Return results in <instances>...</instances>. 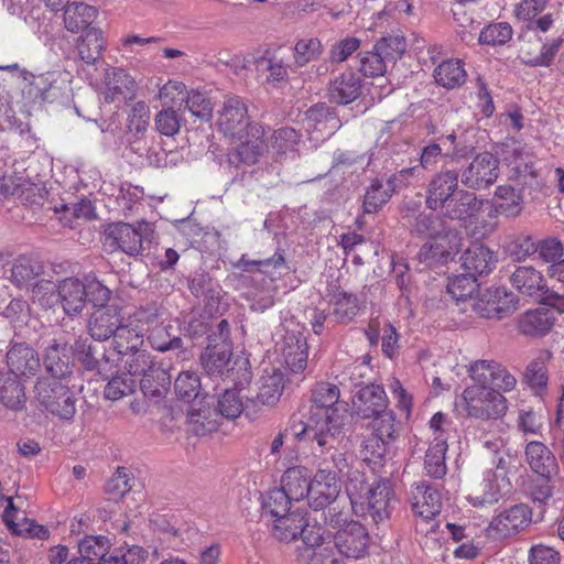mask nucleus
<instances>
[{"label":"nucleus","instance_id":"obj_1","mask_svg":"<svg viewBox=\"0 0 564 564\" xmlns=\"http://www.w3.org/2000/svg\"><path fill=\"white\" fill-rule=\"evenodd\" d=\"M339 389L329 382H319L312 391L311 405L305 425L296 436L306 434L316 441L314 452L328 453L339 447L345 437L346 406L339 403Z\"/></svg>","mask_w":564,"mask_h":564},{"label":"nucleus","instance_id":"obj_2","mask_svg":"<svg viewBox=\"0 0 564 564\" xmlns=\"http://www.w3.org/2000/svg\"><path fill=\"white\" fill-rule=\"evenodd\" d=\"M425 206L443 218L467 223L482 209L484 199L475 192L460 188L459 173L446 169L435 173L429 181Z\"/></svg>","mask_w":564,"mask_h":564},{"label":"nucleus","instance_id":"obj_3","mask_svg":"<svg viewBox=\"0 0 564 564\" xmlns=\"http://www.w3.org/2000/svg\"><path fill=\"white\" fill-rule=\"evenodd\" d=\"M314 455L321 457V462L317 473L312 478L310 505L318 510L330 505L338 497L340 492L339 475L348 467V463L339 447L332 448L324 454L317 451V453L314 452Z\"/></svg>","mask_w":564,"mask_h":564},{"label":"nucleus","instance_id":"obj_4","mask_svg":"<svg viewBox=\"0 0 564 564\" xmlns=\"http://www.w3.org/2000/svg\"><path fill=\"white\" fill-rule=\"evenodd\" d=\"M462 406L470 419L499 420L508 411V400L494 388L471 384L462 393Z\"/></svg>","mask_w":564,"mask_h":564},{"label":"nucleus","instance_id":"obj_5","mask_svg":"<svg viewBox=\"0 0 564 564\" xmlns=\"http://www.w3.org/2000/svg\"><path fill=\"white\" fill-rule=\"evenodd\" d=\"M37 406L52 415L70 421L76 413V398L62 380L40 378L34 387Z\"/></svg>","mask_w":564,"mask_h":564},{"label":"nucleus","instance_id":"obj_6","mask_svg":"<svg viewBox=\"0 0 564 564\" xmlns=\"http://www.w3.org/2000/svg\"><path fill=\"white\" fill-rule=\"evenodd\" d=\"M462 242V232L448 225L420 248L417 259L429 265L446 263L459 252Z\"/></svg>","mask_w":564,"mask_h":564},{"label":"nucleus","instance_id":"obj_7","mask_svg":"<svg viewBox=\"0 0 564 564\" xmlns=\"http://www.w3.org/2000/svg\"><path fill=\"white\" fill-rule=\"evenodd\" d=\"M531 522L532 509L525 503H517L500 510L494 516L487 532L492 539H507L524 531Z\"/></svg>","mask_w":564,"mask_h":564},{"label":"nucleus","instance_id":"obj_8","mask_svg":"<svg viewBox=\"0 0 564 564\" xmlns=\"http://www.w3.org/2000/svg\"><path fill=\"white\" fill-rule=\"evenodd\" d=\"M248 116V107L242 98L228 96L218 111L217 126L225 137L230 140H241L252 124Z\"/></svg>","mask_w":564,"mask_h":564},{"label":"nucleus","instance_id":"obj_9","mask_svg":"<svg viewBox=\"0 0 564 564\" xmlns=\"http://www.w3.org/2000/svg\"><path fill=\"white\" fill-rule=\"evenodd\" d=\"M149 229L145 221L133 227L127 223L110 224L105 231V246L111 251L120 250L128 256H139L143 250V235Z\"/></svg>","mask_w":564,"mask_h":564},{"label":"nucleus","instance_id":"obj_10","mask_svg":"<svg viewBox=\"0 0 564 564\" xmlns=\"http://www.w3.org/2000/svg\"><path fill=\"white\" fill-rule=\"evenodd\" d=\"M499 174V161L490 152L477 154L462 171L460 181L466 189L480 191L492 185Z\"/></svg>","mask_w":564,"mask_h":564},{"label":"nucleus","instance_id":"obj_11","mask_svg":"<svg viewBox=\"0 0 564 564\" xmlns=\"http://www.w3.org/2000/svg\"><path fill=\"white\" fill-rule=\"evenodd\" d=\"M264 134L263 126L254 123L245 138H241V140H231L232 143L237 142V145L228 152V163L235 167H239L241 164H256L267 148Z\"/></svg>","mask_w":564,"mask_h":564},{"label":"nucleus","instance_id":"obj_12","mask_svg":"<svg viewBox=\"0 0 564 564\" xmlns=\"http://www.w3.org/2000/svg\"><path fill=\"white\" fill-rule=\"evenodd\" d=\"M512 177L530 192H540L544 185L540 171L535 167L536 159L524 145L516 143L511 150Z\"/></svg>","mask_w":564,"mask_h":564},{"label":"nucleus","instance_id":"obj_13","mask_svg":"<svg viewBox=\"0 0 564 564\" xmlns=\"http://www.w3.org/2000/svg\"><path fill=\"white\" fill-rule=\"evenodd\" d=\"M334 544L338 554L360 558L367 553L369 534L367 529L358 521L345 522L334 535Z\"/></svg>","mask_w":564,"mask_h":564},{"label":"nucleus","instance_id":"obj_14","mask_svg":"<svg viewBox=\"0 0 564 564\" xmlns=\"http://www.w3.org/2000/svg\"><path fill=\"white\" fill-rule=\"evenodd\" d=\"M367 498L357 514L362 517L369 514L377 523L390 518L395 505V497L392 482L389 479L379 478Z\"/></svg>","mask_w":564,"mask_h":564},{"label":"nucleus","instance_id":"obj_15","mask_svg":"<svg viewBox=\"0 0 564 564\" xmlns=\"http://www.w3.org/2000/svg\"><path fill=\"white\" fill-rule=\"evenodd\" d=\"M276 350L282 362L294 373L303 372L307 366L306 337L297 328H286L281 341L276 344Z\"/></svg>","mask_w":564,"mask_h":564},{"label":"nucleus","instance_id":"obj_16","mask_svg":"<svg viewBox=\"0 0 564 564\" xmlns=\"http://www.w3.org/2000/svg\"><path fill=\"white\" fill-rule=\"evenodd\" d=\"M74 354L87 370H96L104 379L112 375L113 364L101 344H93L88 338L75 341Z\"/></svg>","mask_w":564,"mask_h":564},{"label":"nucleus","instance_id":"obj_17","mask_svg":"<svg viewBox=\"0 0 564 564\" xmlns=\"http://www.w3.org/2000/svg\"><path fill=\"white\" fill-rule=\"evenodd\" d=\"M524 460L531 471L542 479L551 480L558 473V463L554 453L540 441L527 443Z\"/></svg>","mask_w":564,"mask_h":564},{"label":"nucleus","instance_id":"obj_18","mask_svg":"<svg viewBox=\"0 0 564 564\" xmlns=\"http://www.w3.org/2000/svg\"><path fill=\"white\" fill-rule=\"evenodd\" d=\"M122 322L123 316L119 307H98L88 319V333L95 340L105 341L116 334Z\"/></svg>","mask_w":564,"mask_h":564},{"label":"nucleus","instance_id":"obj_19","mask_svg":"<svg viewBox=\"0 0 564 564\" xmlns=\"http://www.w3.org/2000/svg\"><path fill=\"white\" fill-rule=\"evenodd\" d=\"M411 505L413 512L424 519L431 520L441 512L442 496L437 488L421 481L411 490Z\"/></svg>","mask_w":564,"mask_h":564},{"label":"nucleus","instance_id":"obj_20","mask_svg":"<svg viewBox=\"0 0 564 564\" xmlns=\"http://www.w3.org/2000/svg\"><path fill=\"white\" fill-rule=\"evenodd\" d=\"M510 282L525 296L539 299L549 293L543 274L532 265L516 267L510 275Z\"/></svg>","mask_w":564,"mask_h":564},{"label":"nucleus","instance_id":"obj_21","mask_svg":"<svg viewBox=\"0 0 564 564\" xmlns=\"http://www.w3.org/2000/svg\"><path fill=\"white\" fill-rule=\"evenodd\" d=\"M464 271L475 278L488 274L497 263L496 254L481 243H471L460 257Z\"/></svg>","mask_w":564,"mask_h":564},{"label":"nucleus","instance_id":"obj_22","mask_svg":"<svg viewBox=\"0 0 564 564\" xmlns=\"http://www.w3.org/2000/svg\"><path fill=\"white\" fill-rule=\"evenodd\" d=\"M7 365L14 377L35 375L40 369L36 351L24 343L13 344L7 352Z\"/></svg>","mask_w":564,"mask_h":564},{"label":"nucleus","instance_id":"obj_23","mask_svg":"<svg viewBox=\"0 0 564 564\" xmlns=\"http://www.w3.org/2000/svg\"><path fill=\"white\" fill-rule=\"evenodd\" d=\"M68 316L82 313L87 301L86 284L76 278H67L57 286V302Z\"/></svg>","mask_w":564,"mask_h":564},{"label":"nucleus","instance_id":"obj_24","mask_svg":"<svg viewBox=\"0 0 564 564\" xmlns=\"http://www.w3.org/2000/svg\"><path fill=\"white\" fill-rule=\"evenodd\" d=\"M256 70L263 76V83L272 88H278L289 82V65L276 53L267 51L256 59Z\"/></svg>","mask_w":564,"mask_h":564},{"label":"nucleus","instance_id":"obj_25","mask_svg":"<svg viewBox=\"0 0 564 564\" xmlns=\"http://www.w3.org/2000/svg\"><path fill=\"white\" fill-rule=\"evenodd\" d=\"M188 430L197 436H204L219 426L216 409H212L205 398L195 401L187 410Z\"/></svg>","mask_w":564,"mask_h":564},{"label":"nucleus","instance_id":"obj_26","mask_svg":"<svg viewBox=\"0 0 564 564\" xmlns=\"http://www.w3.org/2000/svg\"><path fill=\"white\" fill-rule=\"evenodd\" d=\"M354 405L362 417H371L387 410L388 398L382 387L367 384L361 387L352 399Z\"/></svg>","mask_w":564,"mask_h":564},{"label":"nucleus","instance_id":"obj_27","mask_svg":"<svg viewBox=\"0 0 564 564\" xmlns=\"http://www.w3.org/2000/svg\"><path fill=\"white\" fill-rule=\"evenodd\" d=\"M305 512L296 509L272 520L271 534L280 542L296 540L306 528Z\"/></svg>","mask_w":564,"mask_h":564},{"label":"nucleus","instance_id":"obj_28","mask_svg":"<svg viewBox=\"0 0 564 564\" xmlns=\"http://www.w3.org/2000/svg\"><path fill=\"white\" fill-rule=\"evenodd\" d=\"M361 80L352 72L335 77L328 86V98L337 105H348L361 95Z\"/></svg>","mask_w":564,"mask_h":564},{"label":"nucleus","instance_id":"obj_29","mask_svg":"<svg viewBox=\"0 0 564 564\" xmlns=\"http://www.w3.org/2000/svg\"><path fill=\"white\" fill-rule=\"evenodd\" d=\"M311 486L312 474L311 470L304 466L288 468L281 479V488L295 502L305 498L310 499Z\"/></svg>","mask_w":564,"mask_h":564},{"label":"nucleus","instance_id":"obj_30","mask_svg":"<svg viewBox=\"0 0 564 564\" xmlns=\"http://www.w3.org/2000/svg\"><path fill=\"white\" fill-rule=\"evenodd\" d=\"M7 501L8 506L3 511L2 518L11 533L29 539L47 540L50 538L48 529L35 523L34 520L23 518L20 521H15L14 516L17 513V508L13 503V499L9 497L7 498Z\"/></svg>","mask_w":564,"mask_h":564},{"label":"nucleus","instance_id":"obj_31","mask_svg":"<svg viewBox=\"0 0 564 564\" xmlns=\"http://www.w3.org/2000/svg\"><path fill=\"white\" fill-rule=\"evenodd\" d=\"M63 9L64 26L72 33L87 31L98 15L97 8L85 2L74 1L67 3Z\"/></svg>","mask_w":564,"mask_h":564},{"label":"nucleus","instance_id":"obj_32","mask_svg":"<svg viewBox=\"0 0 564 564\" xmlns=\"http://www.w3.org/2000/svg\"><path fill=\"white\" fill-rule=\"evenodd\" d=\"M232 349L225 346L224 349L206 348L202 355V365L209 376H220L235 382L234 367L231 366Z\"/></svg>","mask_w":564,"mask_h":564},{"label":"nucleus","instance_id":"obj_33","mask_svg":"<svg viewBox=\"0 0 564 564\" xmlns=\"http://www.w3.org/2000/svg\"><path fill=\"white\" fill-rule=\"evenodd\" d=\"M467 372L474 381V386L494 388L497 376H503L505 383H510L509 370L496 360H476L469 365Z\"/></svg>","mask_w":564,"mask_h":564},{"label":"nucleus","instance_id":"obj_34","mask_svg":"<svg viewBox=\"0 0 564 564\" xmlns=\"http://www.w3.org/2000/svg\"><path fill=\"white\" fill-rule=\"evenodd\" d=\"M31 85L43 101L54 102L65 95L67 80L59 72H47L33 76Z\"/></svg>","mask_w":564,"mask_h":564},{"label":"nucleus","instance_id":"obj_35","mask_svg":"<svg viewBox=\"0 0 564 564\" xmlns=\"http://www.w3.org/2000/svg\"><path fill=\"white\" fill-rule=\"evenodd\" d=\"M523 209V197L510 185H499L495 191L494 213L507 218L518 217Z\"/></svg>","mask_w":564,"mask_h":564},{"label":"nucleus","instance_id":"obj_36","mask_svg":"<svg viewBox=\"0 0 564 564\" xmlns=\"http://www.w3.org/2000/svg\"><path fill=\"white\" fill-rule=\"evenodd\" d=\"M378 479L379 478L376 477L370 479L366 474L357 469L348 473L345 489L355 513H358L359 508L364 506L362 503L368 499L367 497L376 486Z\"/></svg>","mask_w":564,"mask_h":564},{"label":"nucleus","instance_id":"obj_37","mask_svg":"<svg viewBox=\"0 0 564 564\" xmlns=\"http://www.w3.org/2000/svg\"><path fill=\"white\" fill-rule=\"evenodd\" d=\"M182 333L177 325L164 324L162 321L151 333L147 335L152 348L159 351L183 349Z\"/></svg>","mask_w":564,"mask_h":564},{"label":"nucleus","instance_id":"obj_38","mask_svg":"<svg viewBox=\"0 0 564 564\" xmlns=\"http://www.w3.org/2000/svg\"><path fill=\"white\" fill-rule=\"evenodd\" d=\"M283 389V373L280 370H274L271 375L261 377L257 395L249 398V402L253 406L274 405L280 400Z\"/></svg>","mask_w":564,"mask_h":564},{"label":"nucleus","instance_id":"obj_39","mask_svg":"<svg viewBox=\"0 0 564 564\" xmlns=\"http://www.w3.org/2000/svg\"><path fill=\"white\" fill-rule=\"evenodd\" d=\"M553 312L547 308H538L528 311L522 315L519 322V328L522 334L528 336H543L551 330L554 325Z\"/></svg>","mask_w":564,"mask_h":564},{"label":"nucleus","instance_id":"obj_40","mask_svg":"<svg viewBox=\"0 0 564 564\" xmlns=\"http://www.w3.org/2000/svg\"><path fill=\"white\" fill-rule=\"evenodd\" d=\"M447 452L446 437L436 435L430 444L424 458V469L426 474L435 479L445 476L447 466L445 463V454Z\"/></svg>","mask_w":564,"mask_h":564},{"label":"nucleus","instance_id":"obj_41","mask_svg":"<svg viewBox=\"0 0 564 564\" xmlns=\"http://www.w3.org/2000/svg\"><path fill=\"white\" fill-rule=\"evenodd\" d=\"M43 273L44 267L40 261L28 257H19L11 268V282L20 289H29L33 281Z\"/></svg>","mask_w":564,"mask_h":564},{"label":"nucleus","instance_id":"obj_42","mask_svg":"<svg viewBox=\"0 0 564 564\" xmlns=\"http://www.w3.org/2000/svg\"><path fill=\"white\" fill-rule=\"evenodd\" d=\"M44 366L46 371L51 375L50 378H56V380L65 379L72 373L66 349L55 339L52 340L45 349Z\"/></svg>","mask_w":564,"mask_h":564},{"label":"nucleus","instance_id":"obj_43","mask_svg":"<svg viewBox=\"0 0 564 564\" xmlns=\"http://www.w3.org/2000/svg\"><path fill=\"white\" fill-rule=\"evenodd\" d=\"M0 402L9 410L21 411L25 408L24 387L18 377H0Z\"/></svg>","mask_w":564,"mask_h":564},{"label":"nucleus","instance_id":"obj_44","mask_svg":"<svg viewBox=\"0 0 564 564\" xmlns=\"http://www.w3.org/2000/svg\"><path fill=\"white\" fill-rule=\"evenodd\" d=\"M406 218L411 234L422 238L431 239L448 226L444 220L445 218L440 214L438 216H435L425 213H417L412 217L408 216Z\"/></svg>","mask_w":564,"mask_h":564},{"label":"nucleus","instance_id":"obj_45","mask_svg":"<svg viewBox=\"0 0 564 564\" xmlns=\"http://www.w3.org/2000/svg\"><path fill=\"white\" fill-rule=\"evenodd\" d=\"M310 128L332 135L339 128V119L335 112L323 102L313 105L305 112Z\"/></svg>","mask_w":564,"mask_h":564},{"label":"nucleus","instance_id":"obj_46","mask_svg":"<svg viewBox=\"0 0 564 564\" xmlns=\"http://www.w3.org/2000/svg\"><path fill=\"white\" fill-rule=\"evenodd\" d=\"M106 100L113 101L118 96L126 97L135 88L134 79L122 68H109L105 75Z\"/></svg>","mask_w":564,"mask_h":564},{"label":"nucleus","instance_id":"obj_47","mask_svg":"<svg viewBox=\"0 0 564 564\" xmlns=\"http://www.w3.org/2000/svg\"><path fill=\"white\" fill-rule=\"evenodd\" d=\"M77 50L79 57L88 65L95 64L105 50V40L99 29L90 28L80 37Z\"/></svg>","mask_w":564,"mask_h":564},{"label":"nucleus","instance_id":"obj_48","mask_svg":"<svg viewBox=\"0 0 564 564\" xmlns=\"http://www.w3.org/2000/svg\"><path fill=\"white\" fill-rule=\"evenodd\" d=\"M478 288L477 278L464 272L449 279L447 284V292L457 302H462L464 307L463 312L469 311V300H475L471 295Z\"/></svg>","mask_w":564,"mask_h":564},{"label":"nucleus","instance_id":"obj_49","mask_svg":"<svg viewBox=\"0 0 564 564\" xmlns=\"http://www.w3.org/2000/svg\"><path fill=\"white\" fill-rule=\"evenodd\" d=\"M435 82L447 89L463 85L466 80V72L459 59L442 62L433 72Z\"/></svg>","mask_w":564,"mask_h":564},{"label":"nucleus","instance_id":"obj_50","mask_svg":"<svg viewBox=\"0 0 564 564\" xmlns=\"http://www.w3.org/2000/svg\"><path fill=\"white\" fill-rule=\"evenodd\" d=\"M499 478L486 473L478 490L468 496V501L474 507L491 506L501 497L502 484Z\"/></svg>","mask_w":564,"mask_h":564},{"label":"nucleus","instance_id":"obj_51","mask_svg":"<svg viewBox=\"0 0 564 564\" xmlns=\"http://www.w3.org/2000/svg\"><path fill=\"white\" fill-rule=\"evenodd\" d=\"M111 338L113 339V349L118 355H129L133 350L137 351L143 344L142 332L133 327L132 323L124 324V321Z\"/></svg>","mask_w":564,"mask_h":564},{"label":"nucleus","instance_id":"obj_52","mask_svg":"<svg viewBox=\"0 0 564 564\" xmlns=\"http://www.w3.org/2000/svg\"><path fill=\"white\" fill-rule=\"evenodd\" d=\"M562 44V37L553 39L550 42L539 46V53L529 52L527 50V45H521L520 56L522 62L528 66H549L558 53Z\"/></svg>","mask_w":564,"mask_h":564},{"label":"nucleus","instance_id":"obj_53","mask_svg":"<svg viewBox=\"0 0 564 564\" xmlns=\"http://www.w3.org/2000/svg\"><path fill=\"white\" fill-rule=\"evenodd\" d=\"M170 382L169 373L160 366L140 379V389L144 397L158 399L166 393Z\"/></svg>","mask_w":564,"mask_h":564},{"label":"nucleus","instance_id":"obj_54","mask_svg":"<svg viewBox=\"0 0 564 564\" xmlns=\"http://www.w3.org/2000/svg\"><path fill=\"white\" fill-rule=\"evenodd\" d=\"M249 401L243 403L240 390L226 389L217 400L215 406L218 416L235 420L241 415L243 410H248Z\"/></svg>","mask_w":564,"mask_h":564},{"label":"nucleus","instance_id":"obj_55","mask_svg":"<svg viewBox=\"0 0 564 564\" xmlns=\"http://www.w3.org/2000/svg\"><path fill=\"white\" fill-rule=\"evenodd\" d=\"M513 36V29L508 22H491L484 26L478 35V43L487 46L506 45Z\"/></svg>","mask_w":564,"mask_h":564},{"label":"nucleus","instance_id":"obj_56","mask_svg":"<svg viewBox=\"0 0 564 564\" xmlns=\"http://www.w3.org/2000/svg\"><path fill=\"white\" fill-rule=\"evenodd\" d=\"M549 359V352H541L527 366L524 380L528 386L536 392L544 390L547 386L549 377L546 361Z\"/></svg>","mask_w":564,"mask_h":564},{"label":"nucleus","instance_id":"obj_57","mask_svg":"<svg viewBox=\"0 0 564 564\" xmlns=\"http://www.w3.org/2000/svg\"><path fill=\"white\" fill-rule=\"evenodd\" d=\"M359 311L358 300L354 294L339 292L334 296V310L332 318L334 323L348 324Z\"/></svg>","mask_w":564,"mask_h":564},{"label":"nucleus","instance_id":"obj_58","mask_svg":"<svg viewBox=\"0 0 564 564\" xmlns=\"http://www.w3.org/2000/svg\"><path fill=\"white\" fill-rule=\"evenodd\" d=\"M394 193V189L384 185L378 178L372 180L364 197V210L367 214L377 213Z\"/></svg>","mask_w":564,"mask_h":564},{"label":"nucleus","instance_id":"obj_59","mask_svg":"<svg viewBox=\"0 0 564 564\" xmlns=\"http://www.w3.org/2000/svg\"><path fill=\"white\" fill-rule=\"evenodd\" d=\"M300 133L290 127H284L275 130L271 138V148L278 158L289 153L295 154L296 147L300 142Z\"/></svg>","mask_w":564,"mask_h":564},{"label":"nucleus","instance_id":"obj_60","mask_svg":"<svg viewBox=\"0 0 564 564\" xmlns=\"http://www.w3.org/2000/svg\"><path fill=\"white\" fill-rule=\"evenodd\" d=\"M294 501L280 487L270 490L263 499V514L275 519L291 511V502Z\"/></svg>","mask_w":564,"mask_h":564},{"label":"nucleus","instance_id":"obj_61","mask_svg":"<svg viewBox=\"0 0 564 564\" xmlns=\"http://www.w3.org/2000/svg\"><path fill=\"white\" fill-rule=\"evenodd\" d=\"M372 417L373 435L386 441L393 442L401 431V423L397 422L395 414L391 410H386Z\"/></svg>","mask_w":564,"mask_h":564},{"label":"nucleus","instance_id":"obj_62","mask_svg":"<svg viewBox=\"0 0 564 564\" xmlns=\"http://www.w3.org/2000/svg\"><path fill=\"white\" fill-rule=\"evenodd\" d=\"M29 290L32 303L37 304L41 308L47 310L57 303V288L50 280L41 279L34 282Z\"/></svg>","mask_w":564,"mask_h":564},{"label":"nucleus","instance_id":"obj_63","mask_svg":"<svg viewBox=\"0 0 564 564\" xmlns=\"http://www.w3.org/2000/svg\"><path fill=\"white\" fill-rule=\"evenodd\" d=\"M323 53V45L317 37L301 39L294 45V64L303 67L317 61Z\"/></svg>","mask_w":564,"mask_h":564},{"label":"nucleus","instance_id":"obj_64","mask_svg":"<svg viewBox=\"0 0 564 564\" xmlns=\"http://www.w3.org/2000/svg\"><path fill=\"white\" fill-rule=\"evenodd\" d=\"M109 550V540L106 536H86L78 544V552L82 558L95 564L96 560L102 561Z\"/></svg>","mask_w":564,"mask_h":564}]
</instances>
